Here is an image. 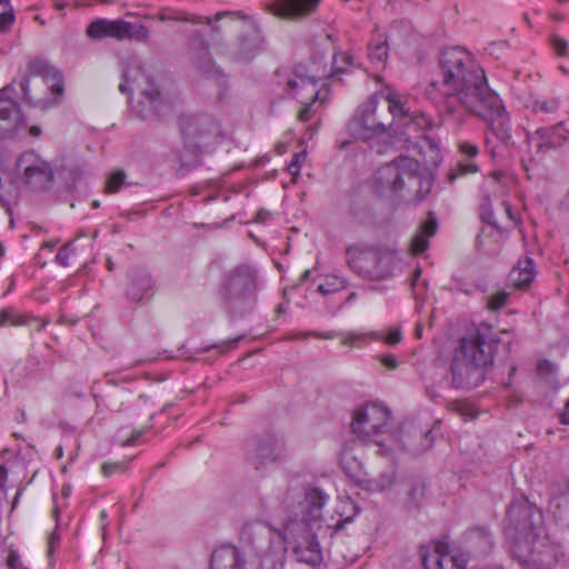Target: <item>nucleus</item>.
<instances>
[{
	"mask_svg": "<svg viewBox=\"0 0 569 569\" xmlns=\"http://www.w3.org/2000/svg\"><path fill=\"white\" fill-rule=\"evenodd\" d=\"M439 69L441 81H432L427 87V93L431 96L438 90L441 112L461 122L466 111L491 91L485 71L471 53L460 47L441 52Z\"/></svg>",
	"mask_w": 569,
	"mask_h": 569,
	"instance_id": "obj_1",
	"label": "nucleus"
},
{
	"mask_svg": "<svg viewBox=\"0 0 569 569\" xmlns=\"http://www.w3.org/2000/svg\"><path fill=\"white\" fill-rule=\"evenodd\" d=\"M328 496L319 488H310L306 491L303 500L299 503V512L289 519L284 527V540L287 548L291 549L295 559L310 566H316L322 560V552L317 540V532H329L333 536L343 529L351 518L337 521L333 526L323 525L322 507Z\"/></svg>",
	"mask_w": 569,
	"mask_h": 569,
	"instance_id": "obj_2",
	"label": "nucleus"
},
{
	"mask_svg": "<svg viewBox=\"0 0 569 569\" xmlns=\"http://www.w3.org/2000/svg\"><path fill=\"white\" fill-rule=\"evenodd\" d=\"M499 343L500 339L495 337L491 327L485 323L462 337L450 366L452 385L466 388L481 382L483 369L493 363Z\"/></svg>",
	"mask_w": 569,
	"mask_h": 569,
	"instance_id": "obj_3",
	"label": "nucleus"
},
{
	"mask_svg": "<svg viewBox=\"0 0 569 569\" xmlns=\"http://www.w3.org/2000/svg\"><path fill=\"white\" fill-rule=\"evenodd\" d=\"M373 188L382 197L406 192L407 196L421 201L430 193L432 180L422 173L416 159L399 157L377 170Z\"/></svg>",
	"mask_w": 569,
	"mask_h": 569,
	"instance_id": "obj_4",
	"label": "nucleus"
},
{
	"mask_svg": "<svg viewBox=\"0 0 569 569\" xmlns=\"http://www.w3.org/2000/svg\"><path fill=\"white\" fill-rule=\"evenodd\" d=\"M222 300L226 310L233 317L251 311L257 300V273L248 264L233 268L224 279Z\"/></svg>",
	"mask_w": 569,
	"mask_h": 569,
	"instance_id": "obj_5",
	"label": "nucleus"
},
{
	"mask_svg": "<svg viewBox=\"0 0 569 569\" xmlns=\"http://www.w3.org/2000/svg\"><path fill=\"white\" fill-rule=\"evenodd\" d=\"M349 268L366 280H383L392 276L396 254L380 247L352 246L346 251Z\"/></svg>",
	"mask_w": 569,
	"mask_h": 569,
	"instance_id": "obj_6",
	"label": "nucleus"
},
{
	"mask_svg": "<svg viewBox=\"0 0 569 569\" xmlns=\"http://www.w3.org/2000/svg\"><path fill=\"white\" fill-rule=\"evenodd\" d=\"M391 419V411L381 403L370 402L360 407L353 415L352 432L365 443L378 447L377 453L386 456L389 449L386 446L387 427Z\"/></svg>",
	"mask_w": 569,
	"mask_h": 569,
	"instance_id": "obj_7",
	"label": "nucleus"
},
{
	"mask_svg": "<svg viewBox=\"0 0 569 569\" xmlns=\"http://www.w3.org/2000/svg\"><path fill=\"white\" fill-rule=\"evenodd\" d=\"M390 127L391 117L380 112L379 94H372L358 107L348 122L347 130L353 140L369 142L387 136Z\"/></svg>",
	"mask_w": 569,
	"mask_h": 569,
	"instance_id": "obj_8",
	"label": "nucleus"
},
{
	"mask_svg": "<svg viewBox=\"0 0 569 569\" xmlns=\"http://www.w3.org/2000/svg\"><path fill=\"white\" fill-rule=\"evenodd\" d=\"M133 76V88L142 97L139 101L140 117L148 119L151 116L163 117L170 111L171 104L162 92L159 81L142 66L126 70L127 81Z\"/></svg>",
	"mask_w": 569,
	"mask_h": 569,
	"instance_id": "obj_9",
	"label": "nucleus"
},
{
	"mask_svg": "<svg viewBox=\"0 0 569 569\" xmlns=\"http://www.w3.org/2000/svg\"><path fill=\"white\" fill-rule=\"evenodd\" d=\"M541 515L537 508L525 498H517L509 505L503 522L506 536L513 541L533 539L540 531Z\"/></svg>",
	"mask_w": 569,
	"mask_h": 569,
	"instance_id": "obj_10",
	"label": "nucleus"
},
{
	"mask_svg": "<svg viewBox=\"0 0 569 569\" xmlns=\"http://www.w3.org/2000/svg\"><path fill=\"white\" fill-rule=\"evenodd\" d=\"M179 128L190 152H207L221 136L219 123L209 114H183Z\"/></svg>",
	"mask_w": 569,
	"mask_h": 569,
	"instance_id": "obj_11",
	"label": "nucleus"
},
{
	"mask_svg": "<svg viewBox=\"0 0 569 569\" xmlns=\"http://www.w3.org/2000/svg\"><path fill=\"white\" fill-rule=\"evenodd\" d=\"M513 552L520 563L536 569H550L562 556L561 547L540 533L533 539L517 542Z\"/></svg>",
	"mask_w": 569,
	"mask_h": 569,
	"instance_id": "obj_12",
	"label": "nucleus"
},
{
	"mask_svg": "<svg viewBox=\"0 0 569 569\" xmlns=\"http://www.w3.org/2000/svg\"><path fill=\"white\" fill-rule=\"evenodd\" d=\"M16 172L22 186L33 192L48 190L54 179L51 163L33 150L19 156L16 162Z\"/></svg>",
	"mask_w": 569,
	"mask_h": 569,
	"instance_id": "obj_13",
	"label": "nucleus"
},
{
	"mask_svg": "<svg viewBox=\"0 0 569 569\" xmlns=\"http://www.w3.org/2000/svg\"><path fill=\"white\" fill-rule=\"evenodd\" d=\"M466 113L482 118L490 132L502 143L511 139L510 118L500 100L492 91L487 93L480 101L472 106Z\"/></svg>",
	"mask_w": 569,
	"mask_h": 569,
	"instance_id": "obj_14",
	"label": "nucleus"
},
{
	"mask_svg": "<svg viewBox=\"0 0 569 569\" xmlns=\"http://www.w3.org/2000/svg\"><path fill=\"white\" fill-rule=\"evenodd\" d=\"M246 460L252 465L256 470L262 467L282 461L287 458L284 442L271 433L252 436L244 442Z\"/></svg>",
	"mask_w": 569,
	"mask_h": 569,
	"instance_id": "obj_15",
	"label": "nucleus"
},
{
	"mask_svg": "<svg viewBox=\"0 0 569 569\" xmlns=\"http://www.w3.org/2000/svg\"><path fill=\"white\" fill-rule=\"evenodd\" d=\"M87 34L92 39L114 38L117 40L147 41L149 30L141 23H131L123 19H97L87 28Z\"/></svg>",
	"mask_w": 569,
	"mask_h": 569,
	"instance_id": "obj_16",
	"label": "nucleus"
},
{
	"mask_svg": "<svg viewBox=\"0 0 569 569\" xmlns=\"http://www.w3.org/2000/svg\"><path fill=\"white\" fill-rule=\"evenodd\" d=\"M340 465L345 473L358 487L368 491H383L391 487L395 480V471L392 469L382 472L378 478L371 477L363 470L362 463L349 451H345L341 455Z\"/></svg>",
	"mask_w": 569,
	"mask_h": 569,
	"instance_id": "obj_17",
	"label": "nucleus"
},
{
	"mask_svg": "<svg viewBox=\"0 0 569 569\" xmlns=\"http://www.w3.org/2000/svg\"><path fill=\"white\" fill-rule=\"evenodd\" d=\"M419 553L425 569H466L468 562L462 553L452 552L443 541L421 547Z\"/></svg>",
	"mask_w": 569,
	"mask_h": 569,
	"instance_id": "obj_18",
	"label": "nucleus"
},
{
	"mask_svg": "<svg viewBox=\"0 0 569 569\" xmlns=\"http://www.w3.org/2000/svg\"><path fill=\"white\" fill-rule=\"evenodd\" d=\"M300 69L301 67L296 69L295 78L288 80L287 87L293 92V97L305 106L299 111L298 118L300 121L307 122L311 119V104L318 99L319 88L317 76L302 74Z\"/></svg>",
	"mask_w": 569,
	"mask_h": 569,
	"instance_id": "obj_19",
	"label": "nucleus"
},
{
	"mask_svg": "<svg viewBox=\"0 0 569 569\" xmlns=\"http://www.w3.org/2000/svg\"><path fill=\"white\" fill-rule=\"evenodd\" d=\"M157 293L156 281L144 268L131 269L127 274L124 297L132 303H146Z\"/></svg>",
	"mask_w": 569,
	"mask_h": 569,
	"instance_id": "obj_20",
	"label": "nucleus"
},
{
	"mask_svg": "<svg viewBox=\"0 0 569 569\" xmlns=\"http://www.w3.org/2000/svg\"><path fill=\"white\" fill-rule=\"evenodd\" d=\"M569 140V131L562 128V122H558L552 127L538 128L530 137V141L537 147V152H548L563 146Z\"/></svg>",
	"mask_w": 569,
	"mask_h": 569,
	"instance_id": "obj_21",
	"label": "nucleus"
},
{
	"mask_svg": "<svg viewBox=\"0 0 569 569\" xmlns=\"http://www.w3.org/2000/svg\"><path fill=\"white\" fill-rule=\"evenodd\" d=\"M320 0H274L272 12L284 19H300L313 13Z\"/></svg>",
	"mask_w": 569,
	"mask_h": 569,
	"instance_id": "obj_22",
	"label": "nucleus"
},
{
	"mask_svg": "<svg viewBox=\"0 0 569 569\" xmlns=\"http://www.w3.org/2000/svg\"><path fill=\"white\" fill-rule=\"evenodd\" d=\"M271 529L260 522H248L240 531V539L257 551H264L271 542Z\"/></svg>",
	"mask_w": 569,
	"mask_h": 569,
	"instance_id": "obj_23",
	"label": "nucleus"
},
{
	"mask_svg": "<svg viewBox=\"0 0 569 569\" xmlns=\"http://www.w3.org/2000/svg\"><path fill=\"white\" fill-rule=\"evenodd\" d=\"M210 569H246V559L237 547L224 545L211 553Z\"/></svg>",
	"mask_w": 569,
	"mask_h": 569,
	"instance_id": "obj_24",
	"label": "nucleus"
},
{
	"mask_svg": "<svg viewBox=\"0 0 569 569\" xmlns=\"http://www.w3.org/2000/svg\"><path fill=\"white\" fill-rule=\"evenodd\" d=\"M6 90L7 88L0 91V121L3 122V126H0L1 134L13 132L20 120L18 103L13 99L4 97Z\"/></svg>",
	"mask_w": 569,
	"mask_h": 569,
	"instance_id": "obj_25",
	"label": "nucleus"
},
{
	"mask_svg": "<svg viewBox=\"0 0 569 569\" xmlns=\"http://www.w3.org/2000/svg\"><path fill=\"white\" fill-rule=\"evenodd\" d=\"M536 277L535 263L532 258L525 257L518 261V264L511 269L508 274L510 286L522 289L528 287Z\"/></svg>",
	"mask_w": 569,
	"mask_h": 569,
	"instance_id": "obj_26",
	"label": "nucleus"
},
{
	"mask_svg": "<svg viewBox=\"0 0 569 569\" xmlns=\"http://www.w3.org/2000/svg\"><path fill=\"white\" fill-rule=\"evenodd\" d=\"M459 151L465 157V159L459 161L457 168L449 176L450 179H456L459 176L476 173L479 170L478 166L473 162V159L479 153V149L475 143L462 141L459 143Z\"/></svg>",
	"mask_w": 569,
	"mask_h": 569,
	"instance_id": "obj_27",
	"label": "nucleus"
},
{
	"mask_svg": "<svg viewBox=\"0 0 569 569\" xmlns=\"http://www.w3.org/2000/svg\"><path fill=\"white\" fill-rule=\"evenodd\" d=\"M438 222L433 212L428 213V219L422 223L419 232L412 238L411 252L415 256L423 253L429 247V238L435 236Z\"/></svg>",
	"mask_w": 569,
	"mask_h": 569,
	"instance_id": "obj_28",
	"label": "nucleus"
},
{
	"mask_svg": "<svg viewBox=\"0 0 569 569\" xmlns=\"http://www.w3.org/2000/svg\"><path fill=\"white\" fill-rule=\"evenodd\" d=\"M380 97V112L391 117V123L396 118H408L409 110L405 107L401 99L395 93L377 92Z\"/></svg>",
	"mask_w": 569,
	"mask_h": 569,
	"instance_id": "obj_29",
	"label": "nucleus"
},
{
	"mask_svg": "<svg viewBox=\"0 0 569 569\" xmlns=\"http://www.w3.org/2000/svg\"><path fill=\"white\" fill-rule=\"evenodd\" d=\"M49 66L43 60H33L28 66V76H24L20 81V88L23 92V99L31 106H39L40 100L32 97L30 92V77L44 76L48 72Z\"/></svg>",
	"mask_w": 569,
	"mask_h": 569,
	"instance_id": "obj_30",
	"label": "nucleus"
},
{
	"mask_svg": "<svg viewBox=\"0 0 569 569\" xmlns=\"http://www.w3.org/2000/svg\"><path fill=\"white\" fill-rule=\"evenodd\" d=\"M261 46L260 33L257 30H250L241 37L238 53L242 59H251L261 50Z\"/></svg>",
	"mask_w": 569,
	"mask_h": 569,
	"instance_id": "obj_31",
	"label": "nucleus"
},
{
	"mask_svg": "<svg viewBox=\"0 0 569 569\" xmlns=\"http://www.w3.org/2000/svg\"><path fill=\"white\" fill-rule=\"evenodd\" d=\"M531 111L542 120L558 113L560 100L558 98H532L529 104Z\"/></svg>",
	"mask_w": 569,
	"mask_h": 569,
	"instance_id": "obj_32",
	"label": "nucleus"
},
{
	"mask_svg": "<svg viewBox=\"0 0 569 569\" xmlns=\"http://www.w3.org/2000/svg\"><path fill=\"white\" fill-rule=\"evenodd\" d=\"M11 325V326H32L37 323V330L40 331L44 327V322L40 323L38 319L31 316L26 315H17L11 312L10 310H2L0 312V325Z\"/></svg>",
	"mask_w": 569,
	"mask_h": 569,
	"instance_id": "obj_33",
	"label": "nucleus"
},
{
	"mask_svg": "<svg viewBox=\"0 0 569 569\" xmlns=\"http://www.w3.org/2000/svg\"><path fill=\"white\" fill-rule=\"evenodd\" d=\"M389 56V47L386 39H373L368 46V57L372 63L385 66Z\"/></svg>",
	"mask_w": 569,
	"mask_h": 569,
	"instance_id": "obj_34",
	"label": "nucleus"
},
{
	"mask_svg": "<svg viewBox=\"0 0 569 569\" xmlns=\"http://www.w3.org/2000/svg\"><path fill=\"white\" fill-rule=\"evenodd\" d=\"M160 21H187L193 24L207 23L210 24L211 20L209 17H200L196 14H188L187 12L177 11V12H161L159 14Z\"/></svg>",
	"mask_w": 569,
	"mask_h": 569,
	"instance_id": "obj_35",
	"label": "nucleus"
},
{
	"mask_svg": "<svg viewBox=\"0 0 569 569\" xmlns=\"http://www.w3.org/2000/svg\"><path fill=\"white\" fill-rule=\"evenodd\" d=\"M468 540L471 543H478L479 548L483 551L491 549L492 547L491 535L486 528H475L470 530L468 533Z\"/></svg>",
	"mask_w": 569,
	"mask_h": 569,
	"instance_id": "obj_36",
	"label": "nucleus"
},
{
	"mask_svg": "<svg viewBox=\"0 0 569 569\" xmlns=\"http://www.w3.org/2000/svg\"><path fill=\"white\" fill-rule=\"evenodd\" d=\"M425 497V485L421 482H412L407 491V508H419Z\"/></svg>",
	"mask_w": 569,
	"mask_h": 569,
	"instance_id": "obj_37",
	"label": "nucleus"
},
{
	"mask_svg": "<svg viewBox=\"0 0 569 569\" xmlns=\"http://www.w3.org/2000/svg\"><path fill=\"white\" fill-rule=\"evenodd\" d=\"M283 565L282 555L264 552L260 558L258 569H283Z\"/></svg>",
	"mask_w": 569,
	"mask_h": 569,
	"instance_id": "obj_38",
	"label": "nucleus"
},
{
	"mask_svg": "<svg viewBox=\"0 0 569 569\" xmlns=\"http://www.w3.org/2000/svg\"><path fill=\"white\" fill-rule=\"evenodd\" d=\"M353 66V56L346 52H336L332 61V69L337 73L346 72L349 67Z\"/></svg>",
	"mask_w": 569,
	"mask_h": 569,
	"instance_id": "obj_39",
	"label": "nucleus"
},
{
	"mask_svg": "<svg viewBox=\"0 0 569 569\" xmlns=\"http://www.w3.org/2000/svg\"><path fill=\"white\" fill-rule=\"evenodd\" d=\"M353 66V56L346 52H336L332 61V69L337 73L346 72L349 67Z\"/></svg>",
	"mask_w": 569,
	"mask_h": 569,
	"instance_id": "obj_40",
	"label": "nucleus"
},
{
	"mask_svg": "<svg viewBox=\"0 0 569 569\" xmlns=\"http://www.w3.org/2000/svg\"><path fill=\"white\" fill-rule=\"evenodd\" d=\"M126 173L121 170L112 172L106 181V191L110 193L118 192L123 186Z\"/></svg>",
	"mask_w": 569,
	"mask_h": 569,
	"instance_id": "obj_41",
	"label": "nucleus"
},
{
	"mask_svg": "<svg viewBox=\"0 0 569 569\" xmlns=\"http://www.w3.org/2000/svg\"><path fill=\"white\" fill-rule=\"evenodd\" d=\"M339 335L335 331L319 332V331H301L298 333L290 335L288 340L306 339L308 337H315L319 339H335Z\"/></svg>",
	"mask_w": 569,
	"mask_h": 569,
	"instance_id": "obj_42",
	"label": "nucleus"
},
{
	"mask_svg": "<svg viewBox=\"0 0 569 569\" xmlns=\"http://www.w3.org/2000/svg\"><path fill=\"white\" fill-rule=\"evenodd\" d=\"M305 152H297L293 154L291 161L288 164V172L293 177H298L300 174L301 162L305 160Z\"/></svg>",
	"mask_w": 569,
	"mask_h": 569,
	"instance_id": "obj_43",
	"label": "nucleus"
},
{
	"mask_svg": "<svg viewBox=\"0 0 569 569\" xmlns=\"http://www.w3.org/2000/svg\"><path fill=\"white\" fill-rule=\"evenodd\" d=\"M507 300H508V293L497 292L489 298L488 308L493 311L499 310L506 306Z\"/></svg>",
	"mask_w": 569,
	"mask_h": 569,
	"instance_id": "obj_44",
	"label": "nucleus"
},
{
	"mask_svg": "<svg viewBox=\"0 0 569 569\" xmlns=\"http://www.w3.org/2000/svg\"><path fill=\"white\" fill-rule=\"evenodd\" d=\"M550 43L558 56H568V42L563 38L557 34H552L550 38Z\"/></svg>",
	"mask_w": 569,
	"mask_h": 569,
	"instance_id": "obj_45",
	"label": "nucleus"
},
{
	"mask_svg": "<svg viewBox=\"0 0 569 569\" xmlns=\"http://www.w3.org/2000/svg\"><path fill=\"white\" fill-rule=\"evenodd\" d=\"M14 22L13 9L0 13V32H8Z\"/></svg>",
	"mask_w": 569,
	"mask_h": 569,
	"instance_id": "obj_46",
	"label": "nucleus"
},
{
	"mask_svg": "<svg viewBox=\"0 0 569 569\" xmlns=\"http://www.w3.org/2000/svg\"><path fill=\"white\" fill-rule=\"evenodd\" d=\"M127 468V462H106L101 467V471L103 476L109 477L117 471H124Z\"/></svg>",
	"mask_w": 569,
	"mask_h": 569,
	"instance_id": "obj_47",
	"label": "nucleus"
},
{
	"mask_svg": "<svg viewBox=\"0 0 569 569\" xmlns=\"http://www.w3.org/2000/svg\"><path fill=\"white\" fill-rule=\"evenodd\" d=\"M7 565H8L9 569H27L22 565V562L20 560V556L13 550H11L8 555Z\"/></svg>",
	"mask_w": 569,
	"mask_h": 569,
	"instance_id": "obj_48",
	"label": "nucleus"
},
{
	"mask_svg": "<svg viewBox=\"0 0 569 569\" xmlns=\"http://www.w3.org/2000/svg\"><path fill=\"white\" fill-rule=\"evenodd\" d=\"M411 119L412 124H416L420 129H425L430 127V119L425 113H418L409 117Z\"/></svg>",
	"mask_w": 569,
	"mask_h": 569,
	"instance_id": "obj_49",
	"label": "nucleus"
},
{
	"mask_svg": "<svg viewBox=\"0 0 569 569\" xmlns=\"http://www.w3.org/2000/svg\"><path fill=\"white\" fill-rule=\"evenodd\" d=\"M402 340V332L399 328L392 329L387 337L385 338V341L390 345L395 346L398 345Z\"/></svg>",
	"mask_w": 569,
	"mask_h": 569,
	"instance_id": "obj_50",
	"label": "nucleus"
},
{
	"mask_svg": "<svg viewBox=\"0 0 569 569\" xmlns=\"http://www.w3.org/2000/svg\"><path fill=\"white\" fill-rule=\"evenodd\" d=\"M68 247L69 244L63 246L62 248L59 249L58 253L56 254V262L62 267H67L69 264Z\"/></svg>",
	"mask_w": 569,
	"mask_h": 569,
	"instance_id": "obj_51",
	"label": "nucleus"
},
{
	"mask_svg": "<svg viewBox=\"0 0 569 569\" xmlns=\"http://www.w3.org/2000/svg\"><path fill=\"white\" fill-rule=\"evenodd\" d=\"M240 338H234L232 340H228V341H223L222 343H219V345H214L212 347H208L206 348L204 350H209L210 348H218L220 352H226L228 351L229 349H232V348H236L238 341H239Z\"/></svg>",
	"mask_w": 569,
	"mask_h": 569,
	"instance_id": "obj_52",
	"label": "nucleus"
},
{
	"mask_svg": "<svg viewBox=\"0 0 569 569\" xmlns=\"http://www.w3.org/2000/svg\"><path fill=\"white\" fill-rule=\"evenodd\" d=\"M380 362L390 370H395L398 367V361L392 355H383L380 357Z\"/></svg>",
	"mask_w": 569,
	"mask_h": 569,
	"instance_id": "obj_53",
	"label": "nucleus"
},
{
	"mask_svg": "<svg viewBox=\"0 0 569 569\" xmlns=\"http://www.w3.org/2000/svg\"><path fill=\"white\" fill-rule=\"evenodd\" d=\"M365 338H366V336H363V335H350V336L343 338L341 343L345 346H353L358 341L363 340Z\"/></svg>",
	"mask_w": 569,
	"mask_h": 569,
	"instance_id": "obj_54",
	"label": "nucleus"
},
{
	"mask_svg": "<svg viewBox=\"0 0 569 569\" xmlns=\"http://www.w3.org/2000/svg\"><path fill=\"white\" fill-rule=\"evenodd\" d=\"M59 542V536L56 532H52L49 537L48 541V553L51 555L54 550L56 545Z\"/></svg>",
	"mask_w": 569,
	"mask_h": 569,
	"instance_id": "obj_55",
	"label": "nucleus"
},
{
	"mask_svg": "<svg viewBox=\"0 0 569 569\" xmlns=\"http://www.w3.org/2000/svg\"><path fill=\"white\" fill-rule=\"evenodd\" d=\"M123 78H124V81L119 84V91L121 93H128L131 90L129 84L131 83L133 86V76L131 77V79L129 81H127L126 72H124Z\"/></svg>",
	"mask_w": 569,
	"mask_h": 569,
	"instance_id": "obj_56",
	"label": "nucleus"
},
{
	"mask_svg": "<svg viewBox=\"0 0 569 569\" xmlns=\"http://www.w3.org/2000/svg\"><path fill=\"white\" fill-rule=\"evenodd\" d=\"M193 46H198L199 48H201L204 51H208V48H209L207 40L202 36L194 37Z\"/></svg>",
	"mask_w": 569,
	"mask_h": 569,
	"instance_id": "obj_57",
	"label": "nucleus"
},
{
	"mask_svg": "<svg viewBox=\"0 0 569 569\" xmlns=\"http://www.w3.org/2000/svg\"><path fill=\"white\" fill-rule=\"evenodd\" d=\"M144 433V430H138L131 435V437L126 441L128 446H133L137 443L138 439Z\"/></svg>",
	"mask_w": 569,
	"mask_h": 569,
	"instance_id": "obj_58",
	"label": "nucleus"
},
{
	"mask_svg": "<svg viewBox=\"0 0 569 569\" xmlns=\"http://www.w3.org/2000/svg\"><path fill=\"white\" fill-rule=\"evenodd\" d=\"M8 478V470L4 465H0V489H3Z\"/></svg>",
	"mask_w": 569,
	"mask_h": 569,
	"instance_id": "obj_59",
	"label": "nucleus"
},
{
	"mask_svg": "<svg viewBox=\"0 0 569 569\" xmlns=\"http://www.w3.org/2000/svg\"><path fill=\"white\" fill-rule=\"evenodd\" d=\"M269 218H270V212L264 209H260L256 214V220L258 222H266Z\"/></svg>",
	"mask_w": 569,
	"mask_h": 569,
	"instance_id": "obj_60",
	"label": "nucleus"
},
{
	"mask_svg": "<svg viewBox=\"0 0 569 569\" xmlns=\"http://www.w3.org/2000/svg\"><path fill=\"white\" fill-rule=\"evenodd\" d=\"M52 6L56 10L63 11L68 3L62 0H52Z\"/></svg>",
	"mask_w": 569,
	"mask_h": 569,
	"instance_id": "obj_61",
	"label": "nucleus"
},
{
	"mask_svg": "<svg viewBox=\"0 0 569 569\" xmlns=\"http://www.w3.org/2000/svg\"><path fill=\"white\" fill-rule=\"evenodd\" d=\"M29 132L32 137H39L41 134V129L38 126H32Z\"/></svg>",
	"mask_w": 569,
	"mask_h": 569,
	"instance_id": "obj_62",
	"label": "nucleus"
},
{
	"mask_svg": "<svg viewBox=\"0 0 569 569\" xmlns=\"http://www.w3.org/2000/svg\"><path fill=\"white\" fill-rule=\"evenodd\" d=\"M318 291L323 295H328V293L332 292L333 289L328 288L326 284H319Z\"/></svg>",
	"mask_w": 569,
	"mask_h": 569,
	"instance_id": "obj_63",
	"label": "nucleus"
},
{
	"mask_svg": "<svg viewBox=\"0 0 569 569\" xmlns=\"http://www.w3.org/2000/svg\"><path fill=\"white\" fill-rule=\"evenodd\" d=\"M422 326L420 323H418L416 326V329H415V335L418 339H420L422 337Z\"/></svg>",
	"mask_w": 569,
	"mask_h": 569,
	"instance_id": "obj_64",
	"label": "nucleus"
}]
</instances>
